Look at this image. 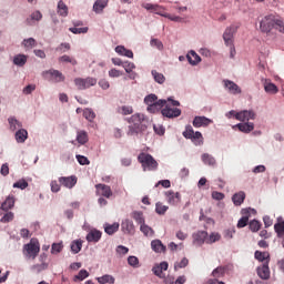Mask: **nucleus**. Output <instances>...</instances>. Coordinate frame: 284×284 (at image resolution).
I'll use <instances>...</instances> for the list:
<instances>
[{"label":"nucleus","mask_w":284,"mask_h":284,"mask_svg":"<svg viewBox=\"0 0 284 284\" xmlns=\"http://www.w3.org/2000/svg\"><path fill=\"white\" fill-rule=\"evenodd\" d=\"M22 45H23V48H26L27 50H32V48H36V47H37V40H34V38L24 39V40L22 41Z\"/></svg>","instance_id":"nucleus-40"},{"label":"nucleus","mask_w":284,"mask_h":284,"mask_svg":"<svg viewBox=\"0 0 284 284\" xmlns=\"http://www.w3.org/2000/svg\"><path fill=\"white\" fill-rule=\"evenodd\" d=\"M232 201H233L234 205H236V206L243 205V202L245 201V192L240 191L239 193H235L232 196Z\"/></svg>","instance_id":"nucleus-30"},{"label":"nucleus","mask_w":284,"mask_h":284,"mask_svg":"<svg viewBox=\"0 0 284 284\" xmlns=\"http://www.w3.org/2000/svg\"><path fill=\"white\" fill-rule=\"evenodd\" d=\"M83 116L87 119V121L93 122L94 119H97V113H94L92 109H84Z\"/></svg>","instance_id":"nucleus-42"},{"label":"nucleus","mask_w":284,"mask_h":284,"mask_svg":"<svg viewBox=\"0 0 284 284\" xmlns=\"http://www.w3.org/2000/svg\"><path fill=\"white\" fill-rule=\"evenodd\" d=\"M275 30L284 34V21L277 18Z\"/></svg>","instance_id":"nucleus-64"},{"label":"nucleus","mask_w":284,"mask_h":284,"mask_svg":"<svg viewBox=\"0 0 284 284\" xmlns=\"http://www.w3.org/2000/svg\"><path fill=\"white\" fill-rule=\"evenodd\" d=\"M82 247H83V243L79 240L73 241L71 243V252H73V254H79Z\"/></svg>","instance_id":"nucleus-44"},{"label":"nucleus","mask_w":284,"mask_h":284,"mask_svg":"<svg viewBox=\"0 0 284 284\" xmlns=\"http://www.w3.org/2000/svg\"><path fill=\"white\" fill-rule=\"evenodd\" d=\"M165 103H168V101L159 100L158 102L149 105L146 108V110H148V112H151V114H155V112H159V110H161V108L165 106Z\"/></svg>","instance_id":"nucleus-23"},{"label":"nucleus","mask_w":284,"mask_h":284,"mask_svg":"<svg viewBox=\"0 0 284 284\" xmlns=\"http://www.w3.org/2000/svg\"><path fill=\"white\" fill-rule=\"evenodd\" d=\"M28 139V131L26 129H20L16 132V141L18 143H26Z\"/></svg>","instance_id":"nucleus-31"},{"label":"nucleus","mask_w":284,"mask_h":284,"mask_svg":"<svg viewBox=\"0 0 284 284\" xmlns=\"http://www.w3.org/2000/svg\"><path fill=\"white\" fill-rule=\"evenodd\" d=\"M193 243L194 245H203V243H207V231H197L194 233Z\"/></svg>","instance_id":"nucleus-15"},{"label":"nucleus","mask_w":284,"mask_h":284,"mask_svg":"<svg viewBox=\"0 0 284 284\" xmlns=\"http://www.w3.org/2000/svg\"><path fill=\"white\" fill-rule=\"evenodd\" d=\"M202 161L205 165H216V159L210 153L202 154Z\"/></svg>","instance_id":"nucleus-38"},{"label":"nucleus","mask_w":284,"mask_h":284,"mask_svg":"<svg viewBox=\"0 0 284 284\" xmlns=\"http://www.w3.org/2000/svg\"><path fill=\"white\" fill-rule=\"evenodd\" d=\"M88 27L79 28V27H72L69 28V31L72 32V34H88Z\"/></svg>","instance_id":"nucleus-50"},{"label":"nucleus","mask_w":284,"mask_h":284,"mask_svg":"<svg viewBox=\"0 0 284 284\" xmlns=\"http://www.w3.org/2000/svg\"><path fill=\"white\" fill-rule=\"evenodd\" d=\"M140 232H142L144 236H154V229L145 223L140 226Z\"/></svg>","instance_id":"nucleus-37"},{"label":"nucleus","mask_w":284,"mask_h":284,"mask_svg":"<svg viewBox=\"0 0 284 284\" xmlns=\"http://www.w3.org/2000/svg\"><path fill=\"white\" fill-rule=\"evenodd\" d=\"M278 21V18L274 14L265 16L261 22H260V30L261 32H264L265 34H270L274 28L276 29V22Z\"/></svg>","instance_id":"nucleus-4"},{"label":"nucleus","mask_w":284,"mask_h":284,"mask_svg":"<svg viewBox=\"0 0 284 284\" xmlns=\"http://www.w3.org/2000/svg\"><path fill=\"white\" fill-rule=\"evenodd\" d=\"M235 119L242 122L251 121V120L254 121L256 119V113H254V111L244 110V111L237 112L235 114Z\"/></svg>","instance_id":"nucleus-13"},{"label":"nucleus","mask_w":284,"mask_h":284,"mask_svg":"<svg viewBox=\"0 0 284 284\" xmlns=\"http://www.w3.org/2000/svg\"><path fill=\"white\" fill-rule=\"evenodd\" d=\"M138 161L141 163L144 172H154L159 170V162L154 160L150 153H140L138 155Z\"/></svg>","instance_id":"nucleus-2"},{"label":"nucleus","mask_w":284,"mask_h":284,"mask_svg":"<svg viewBox=\"0 0 284 284\" xmlns=\"http://www.w3.org/2000/svg\"><path fill=\"white\" fill-rule=\"evenodd\" d=\"M131 217L138 223V225L142 226L145 223V216L142 211H133L131 213Z\"/></svg>","instance_id":"nucleus-26"},{"label":"nucleus","mask_w":284,"mask_h":284,"mask_svg":"<svg viewBox=\"0 0 284 284\" xmlns=\"http://www.w3.org/2000/svg\"><path fill=\"white\" fill-rule=\"evenodd\" d=\"M59 61L62 63H71V65H77V60L70 55H62L60 57Z\"/></svg>","instance_id":"nucleus-56"},{"label":"nucleus","mask_w":284,"mask_h":284,"mask_svg":"<svg viewBox=\"0 0 284 284\" xmlns=\"http://www.w3.org/2000/svg\"><path fill=\"white\" fill-rule=\"evenodd\" d=\"M42 77L48 79L49 81H53V83H61L65 81V77L59 70L51 69L49 71H43Z\"/></svg>","instance_id":"nucleus-6"},{"label":"nucleus","mask_w":284,"mask_h":284,"mask_svg":"<svg viewBox=\"0 0 284 284\" xmlns=\"http://www.w3.org/2000/svg\"><path fill=\"white\" fill-rule=\"evenodd\" d=\"M14 65H19V68H23L24 63H28V57L26 54H18L13 58Z\"/></svg>","instance_id":"nucleus-33"},{"label":"nucleus","mask_w":284,"mask_h":284,"mask_svg":"<svg viewBox=\"0 0 284 284\" xmlns=\"http://www.w3.org/2000/svg\"><path fill=\"white\" fill-rule=\"evenodd\" d=\"M151 247L153 252H156L158 254H161V252H165L166 247L163 245V242L161 240H153L151 242Z\"/></svg>","instance_id":"nucleus-27"},{"label":"nucleus","mask_w":284,"mask_h":284,"mask_svg":"<svg viewBox=\"0 0 284 284\" xmlns=\"http://www.w3.org/2000/svg\"><path fill=\"white\" fill-rule=\"evenodd\" d=\"M254 256L256 261H260V263L270 264V252L255 251Z\"/></svg>","instance_id":"nucleus-25"},{"label":"nucleus","mask_w":284,"mask_h":284,"mask_svg":"<svg viewBox=\"0 0 284 284\" xmlns=\"http://www.w3.org/2000/svg\"><path fill=\"white\" fill-rule=\"evenodd\" d=\"M257 275L263 281H267L270 278V264L263 263L262 266L257 267Z\"/></svg>","instance_id":"nucleus-19"},{"label":"nucleus","mask_w":284,"mask_h":284,"mask_svg":"<svg viewBox=\"0 0 284 284\" xmlns=\"http://www.w3.org/2000/svg\"><path fill=\"white\" fill-rule=\"evenodd\" d=\"M159 98L156 97V94H149L144 98V103L148 105V108L150 105H153L154 103H158Z\"/></svg>","instance_id":"nucleus-49"},{"label":"nucleus","mask_w":284,"mask_h":284,"mask_svg":"<svg viewBox=\"0 0 284 284\" xmlns=\"http://www.w3.org/2000/svg\"><path fill=\"white\" fill-rule=\"evenodd\" d=\"M186 59L189 61V63H191V65H196L199 63H201V57L195 53L194 51H190L186 55Z\"/></svg>","instance_id":"nucleus-29"},{"label":"nucleus","mask_w":284,"mask_h":284,"mask_svg":"<svg viewBox=\"0 0 284 284\" xmlns=\"http://www.w3.org/2000/svg\"><path fill=\"white\" fill-rule=\"evenodd\" d=\"M121 227H122V232L124 234L133 235L134 232H135L134 222H132V220H124V221H122Z\"/></svg>","instance_id":"nucleus-18"},{"label":"nucleus","mask_w":284,"mask_h":284,"mask_svg":"<svg viewBox=\"0 0 284 284\" xmlns=\"http://www.w3.org/2000/svg\"><path fill=\"white\" fill-rule=\"evenodd\" d=\"M152 77L156 83H165V75L163 73H159L158 71H152Z\"/></svg>","instance_id":"nucleus-51"},{"label":"nucleus","mask_w":284,"mask_h":284,"mask_svg":"<svg viewBox=\"0 0 284 284\" xmlns=\"http://www.w3.org/2000/svg\"><path fill=\"white\" fill-rule=\"evenodd\" d=\"M63 251V243H53L51 245V254H61V252Z\"/></svg>","instance_id":"nucleus-53"},{"label":"nucleus","mask_w":284,"mask_h":284,"mask_svg":"<svg viewBox=\"0 0 284 284\" xmlns=\"http://www.w3.org/2000/svg\"><path fill=\"white\" fill-rule=\"evenodd\" d=\"M77 141H78V143H80V145H85V143H88V141H89L88 132L78 131L77 132Z\"/></svg>","instance_id":"nucleus-34"},{"label":"nucleus","mask_w":284,"mask_h":284,"mask_svg":"<svg viewBox=\"0 0 284 284\" xmlns=\"http://www.w3.org/2000/svg\"><path fill=\"white\" fill-rule=\"evenodd\" d=\"M97 281H98V283H100V284H108V283H109V284H114V283H115L114 276L108 275V274H105V275H103V276H101V277H98Z\"/></svg>","instance_id":"nucleus-36"},{"label":"nucleus","mask_w":284,"mask_h":284,"mask_svg":"<svg viewBox=\"0 0 284 284\" xmlns=\"http://www.w3.org/2000/svg\"><path fill=\"white\" fill-rule=\"evenodd\" d=\"M142 8H144V10H148L149 12H154L155 14H159L160 17L170 19V21H175L178 23L183 21V18H181L179 16H172L170 13H165L163 7L159 6V4L143 3Z\"/></svg>","instance_id":"nucleus-3"},{"label":"nucleus","mask_w":284,"mask_h":284,"mask_svg":"<svg viewBox=\"0 0 284 284\" xmlns=\"http://www.w3.org/2000/svg\"><path fill=\"white\" fill-rule=\"evenodd\" d=\"M168 210H170V207L168 205H164L161 202H158L155 204V212H156V214H160L161 216H163V214H165V212H168Z\"/></svg>","instance_id":"nucleus-47"},{"label":"nucleus","mask_w":284,"mask_h":284,"mask_svg":"<svg viewBox=\"0 0 284 284\" xmlns=\"http://www.w3.org/2000/svg\"><path fill=\"white\" fill-rule=\"evenodd\" d=\"M251 232H258L261 230V222L253 220L248 223Z\"/></svg>","instance_id":"nucleus-54"},{"label":"nucleus","mask_w":284,"mask_h":284,"mask_svg":"<svg viewBox=\"0 0 284 284\" xmlns=\"http://www.w3.org/2000/svg\"><path fill=\"white\" fill-rule=\"evenodd\" d=\"M234 234H236V229H227L224 231V239L230 241L231 239H234Z\"/></svg>","instance_id":"nucleus-59"},{"label":"nucleus","mask_w":284,"mask_h":284,"mask_svg":"<svg viewBox=\"0 0 284 284\" xmlns=\"http://www.w3.org/2000/svg\"><path fill=\"white\" fill-rule=\"evenodd\" d=\"M9 125H10V131L14 132V130H19V128H21V122H19L17 119L14 118H9L8 119Z\"/></svg>","instance_id":"nucleus-46"},{"label":"nucleus","mask_w":284,"mask_h":284,"mask_svg":"<svg viewBox=\"0 0 284 284\" xmlns=\"http://www.w3.org/2000/svg\"><path fill=\"white\" fill-rule=\"evenodd\" d=\"M14 207V196H8L6 201L1 204L0 211L8 212Z\"/></svg>","instance_id":"nucleus-24"},{"label":"nucleus","mask_w":284,"mask_h":284,"mask_svg":"<svg viewBox=\"0 0 284 284\" xmlns=\"http://www.w3.org/2000/svg\"><path fill=\"white\" fill-rule=\"evenodd\" d=\"M50 186H51V192H53V193L61 191V184H59V182H57V180L51 181Z\"/></svg>","instance_id":"nucleus-61"},{"label":"nucleus","mask_w":284,"mask_h":284,"mask_svg":"<svg viewBox=\"0 0 284 284\" xmlns=\"http://www.w3.org/2000/svg\"><path fill=\"white\" fill-rule=\"evenodd\" d=\"M161 112L166 119H176L178 116H181V109L172 108L170 105H166Z\"/></svg>","instance_id":"nucleus-11"},{"label":"nucleus","mask_w":284,"mask_h":284,"mask_svg":"<svg viewBox=\"0 0 284 284\" xmlns=\"http://www.w3.org/2000/svg\"><path fill=\"white\" fill-rule=\"evenodd\" d=\"M211 123H214V121L206 116H195L193 120L194 128H207V125H211Z\"/></svg>","instance_id":"nucleus-16"},{"label":"nucleus","mask_w":284,"mask_h":284,"mask_svg":"<svg viewBox=\"0 0 284 284\" xmlns=\"http://www.w3.org/2000/svg\"><path fill=\"white\" fill-rule=\"evenodd\" d=\"M184 139H190L194 145H203V134L201 132H194L192 125H187L183 132Z\"/></svg>","instance_id":"nucleus-5"},{"label":"nucleus","mask_w":284,"mask_h":284,"mask_svg":"<svg viewBox=\"0 0 284 284\" xmlns=\"http://www.w3.org/2000/svg\"><path fill=\"white\" fill-rule=\"evenodd\" d=\"M264 90L267 92V94H277L278 93V87L276 84L270 82L268 80L264 81Z\"/></svg>","instance_id":"nucleus-28"},{"label":"nucleus","mask_w":284,"mask_h":284,"mask_svg":"<svg viewBox=\"0 0 284 284\" xmlns=\"http://www.w3.org/2000/svg\"><path fill=\"white\" fill-rule=\"evenodd\" d=\"M109 1L110 0H95L93 4V12H95L97 14H101V12H103V10L108 8Z\"/></svg>","instance_id":"nucleus-22"},{"label":"nucleus","mask_w":284,"mask_h":284,"mask_svg":"<svg viewBox=\"0 0 284 284\" xmlns=\"http://www.w3.org/2000/svg\"><path fill=\"white\" fill-rule=\"evenodd\" d=\"M58 14H60V17L68 16V6L63 3V0L58 2Z\"/></svg>","instance_id":"nucleus-41"},{"label":"nucleus","mask_w":284,"mask_h":284,"mask_svg":"<svg viewBox=\"0 0 284 284\" xmlns=\"http://www.w3.org/2000/svg\"><path fill=\"white\" fill-rule=\"evenodd\" d=\"M165 196L170 205H179V203H181V193L179 192L166 191Z\"/></svg>","instance_id":"nucleus-14"},{"label":"nucleus","mask_w":284,"mask_h":284,"mask_svg":"<svg viewBox=\"0 0 284 284\" xmlns=\"http://www.w3.org/2000/svg\"><path fill=\"white\" fill-rule=\"evenodd\" d=\"M118 112H119V114H122L123 116H128L129 114L134 113V109L130 105H122V106L118 108Z\"/></svg>","instance_id":"nucleus-39"},{"label":"nucleus","mask_w":284,"mask_h":284,"mask_svg":"<svg viewBox=\"0 0 284 284\" xmlns=\"http://www.w3.org/2000/svg\"><path fill=\"white\" fill-rule=\"evenodd\" d=\"M24 250L28 256H30V258H37V256L39 255V252H41V247L39 246V243H32V242H30L29 244H26Z\"/></svg>","instance_id":"nucleus-10"},{"label":"nucleus","mask_w":284,"mask_h":284,"mask_svg":"<svg viewBox=\"0 0 284 284\" xmlns=\"http://www.w3.org/2000/svg\"><path fill=\"white\" fill-rule=\"evenodd\" d=\"M104 232L109 234V236H112V234H115V232H119V223L105 224Z\"/></svg>","instance_id":"nucleus-35"},{"label":"nucleus","mask_w":284,"mask_h":284,"mask_svg":"<svg viewBox=\"0 0 284 284\" xmlns=\"http://www.w3.org/2000/svg\"><path fill=\"white\" fill-rule=\"evenodd\" d=\"M274 230L278 236V239H283L284 236V222H278L274 225Z\"/></svg>","instance_id":"nucleus-48"},{"label":"nucleus","mask_w":284,"mask_h":284,"mask_svg":"<svg viewBox=\"0 0 284 284\" xmlns=\"http://www.w3.org/2000/svg\"><path fill=\"white\" fill-rule=\"evenodd\" d=\"M217 241H221L220 233L213 232L206 237L207 245H212V243H217Z\"/></svg>","instance_id":"nucleus-43"},{"label":"nucleus","mask_w":284,"mask_h":284,"mask_svg":"<svg viewBox=\"0 0 284 284\" xmlns=\"http://www.w3.org/2000/svg\"><path fill=\"white\" fill-rule=\"evenodd\" d=\"M90 276V273H88L85 270H81L78 275H75V278L78 281H85Z\"/></svg>","instance_id":"nucleus-60"},{"label":"nucleus","mask_w":284,"mask_h":284,"mask_svg":"<svg viewBox=\"0 0 284 284\" xmlns=\"http://www.w3.org/2000/svg\"><path fill=\"white\" fill-rule=\"evenodd\" d=\"M189 264H190V260H187V257H183L180 263H176L174 265V268L182 270V267H187Z\"/></svg>","instance_id":"nucleus-57"},{"label":"nucleus","mask_w":284,"mask_h":284,"mask_svg":"<svg viewBox=\"0 0 284 284\" xmlns=\"http://www.w3.org/2000/svg\"><path fill=\"white\" fill-rule=\"evenodd\" d=\"M102 233L99 230H91L87 234V241L88 243H99L101 241Z\"/></svg>","instance_id":"nucleus-20"},{"label":"nucleus","mask_w":284,"mask_h":284,"mask_svg":"<svg viewBox=\"0 0 284 284\" xmlns=\"http://www.w3.org/2000/svg\"><path fill=\"white\" fill-rule=\"evenodd\" d=\"M236 128H239L240 132H245L247 134L252 132V130H254V123L252 122L239 123Z\"/></svg>","instance_id":"nucleus-32"},{"label":"nucleus","mask_w":284,"mask_h":284,"mask_svg":"<svg viewBox=\"0 0 284 284\" xmlns=\"http://www.w3.org/2000/svg\"><path fill=\"white\" fill-rule=\"evenodd\" d=\"M242 214L244 216H242L239 222H237V227L241 230L243 227H245L247 225V223L250 222V209H243L242 210Z\"/></svg>","instance_id":"nucleus-21"},{"label":"nucleus","mask_w":284,"mask_h":284,"mask_svg":"<svg viewBox=\"0 0 284 284\" xmlns=\"http://www.w3.org/2000/svg\"><path fill=\"white\" fill-rule=\"evenodd\" d=\"M223 83H224V88L227 89L230 94H241V87H239V84H236L234 81L224 80Z\"/></svg>","instance_id":"nucleus-17"},{"label":"nucleus","mask_w":284,"mask_h":284,"mask_svg":"<svg viewBox=\"0 0 284 284\" xmlns=\"http://www.w3.org/2000/svg\"><path fill=\"white\" fill-rule=\"evenodd\" d=\"M13 187H19L20 190H26V187H28V182L26 180H20L13 184Z\"/></svg>","instance_id":"nucleus-63"},{"label":"nucleus","mask_w":284,"mask_h":284,"mask_svg":"<svg viewBox=\"0 0 284 284\" xmlns=\"http://www.w3.org/2000/svg\"><path fill=\"white\" fill-rule=\"evenodd\" d=\"M95 194L97 196H103L104 199H112V187L106 184H95Z\"/></svg>","instance_id":"nucleus-8"},{"label":"nucleus","mask_w":284,"mask_h":284,"mask_svg":"<svg viewBox=\"0 0 284 284\" xmlns=\"http://www.w3.org/2000/svg\"><path fill=\"white\" fill-rule=\"evenodd\" d=\"M212 276L217 280L223 278V276H225V267L217 266L215 270H213Z\"/></svg>","instance_id":"nucleus-45"},{"label":"nucleus","mask_w":284,"mask_h":284,"mask_svg":"<svg viewBox=\"0 0 284 284\" xmlns=\"http://www.w3.org/2000/svg\"><path fill=\"white\" fill-rule=\"evenodd\" d=\"M77 181L78 179L75 175L59 178L60 185H63V187H68V190H72V187L77 185Z\"/></svg>","instance_id":"nucleus-12"},{"label":"nucleus","mask_w":284,"mask_h":284,"mask_svg":"<svg viewBox=\"0 0 284 284\" xmlns=\"http://www.w3.org/2000/svg\"><path fill=\"white\" fill-rule=\"evenodd\" d=\"M122 68H124L128 74H131L132 70H134L136 65L133 62L125 61L123 62Z\"/></svg>","instance_id":"nucleus-55"},{"label":"nucleus","mask_w":284,"mask_h":284,"mask_svg":"<svg viewBox=\"0 0 284 284\" xmlns=\"http://www.w3.org/2000/svg\"><path fill=\"white\" fill-rule=\"evenodd\" d=\"M236 30L237 28L234 26H231L229 28L225 29L224 33H223V40L225 45H232L234 43V34H236Z\"/></svg>","instance_id":"nucleus-9"},{"label":"nucleus","mask_w":284,"mask_h":284,"mask_svg":"<svg viewBox=\"0 0 284 284\" xmlns=\"http://www.w3.org/2000/svg\"><path fill=\"white\" fill-rule=\"evenodd\" d=\"M74 84L77 85L78 90H88V88L97 85V78H77L74 80Z\"/></svg>","instance_id":"nucleus-7"},{"label":"nucleus","mask_w":284,"mask_h":284,"mask_svg":"<svg viewBox=\"0 0 284 284\" xmlns=\"http://www.w3.org/2000/svg\"><path fill=\"white\" fill-rule=\"evenodd\" d=\"M143 121H145V115L141 113H135L129 119V123H132V125H129L128 136H134V134H141V132H145L148 130V126L143 124Z\"/></svg>","instance_id":"nucleus-1"},{"label":"nucleus","mask_w":284,"mask_h":284,"mask_svg":"<svg viewBox=\"0 0 284 284\" xmlns=\"http://www.w3.org/2000/svg\"><path fill=\"white\" fill-rule=\"evenodd\" d=\"M33 272H43V270H48V263L42 262L41 264H36L32 266Z\"/></svg>","instance_id":"nucleus-58"},{"label":"nucleus","mask_w":284,"mask_h":284,"mask_svg":"<svg viewBox=\"0 0 284 284\" xmlns=\"http://www.w3.org/2000/svg\"><path fill=\"white\" fill-rule=\"evenodd\" d=\"M3 214V216L0 219V223H10L11 221H14V213L8 212Z\"/></svg>","instance_id":"nucleus-52"},{"label":"nucleus","mask_w":284,"mask_h":284,"mask_svg":"<svg viewBox=\"0 0 284 284\" xmlns=\"http://www.w3.org/2000/svg\"><path fill=\"white\" fill-rule=\"evenodd\" d=\"M128 263L131 265V267H139V257L136 256H129Z\"/></svg>","instance_id":"nucleus-62"}]
</instances>
